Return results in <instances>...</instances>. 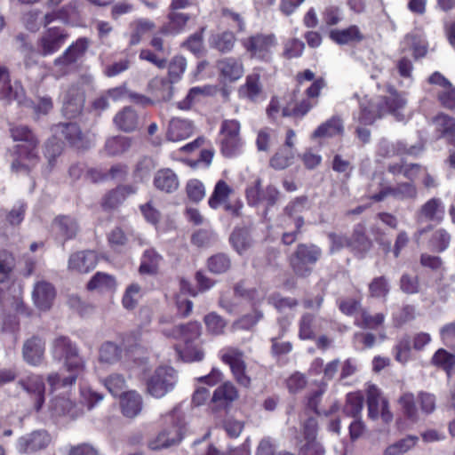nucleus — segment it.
Here are the masks:
<instances>
[{
	"instance_id": "f257e3e1",
	"label": "nucleus",
	"mask_w": 455,
	"mask_h": 455,
	"mask_svg": "<svg viewBox=\"0 0 455 455\" xmlns=\"http://www.w3.org/2000/svg\"><path fill=\"white\" fill-rule=\"evenodd\" d=\"M159 323L161 331L165 336L180 339L175 349L184 362L203 360L204 354L200 347L201 327L198 323L190 322L187 324L177 323L172 315H163Z\"/></svg>"
},
{
	"instance_id": "f03ea898",
	"label": "nucleus",
	"mask_w": 455,
	"mask_h": 455,
	"mask_svg": "<svg viewBox=\"0 0 455 455\" xmlns=\"http://www.w3.org/2000/svg\"><path fill=\"white\" fill-rule=\"evenodd\" d=\"M11 137L20 142L15 146L16 158L12 164L14 172L28 173L39 161L37 148L39 140L33 131L26 125H15L10 128Z\"/></svg>"
},
{
	"instance_id": "7ed1b4c3",
	"label": "nucleus",
	"mask_w": 455,
	"mask_h": 455,
	"mask_svg": "<svg viewBox=\"0 0 455 455\" xmlns=\"http://www.w3.org/2000/svg\"><path fill=\"white\" fill-rule=\"evenodd\" d=\"M388 93L385 106L380 108H377L367 98L363 99L360 102V112L357 117L360 124H371L386 112L393 114L398 121L404 120V115L401 113V110L404 108L406 100L391 87L388 88Z\"/></svg>"
},
{
	"instance_id": "20e7f679",
	"label": "nucleus",
	"mask_w": 455,
	"mask_h": 455,
	"mask_svg": "<svg viewBox=\"0 0 455 455\" xmlns=\"http://www.w3.org/2000/svg\"><path fill=\"white\" fill-rule=\"evenodd\" d=\"M192 5V0H172L168 7L167 20L160 28V32L174 36L185 31L191 15L182 11Z\"/></svg>"
},
{
	"instance_id": "39448f33",
	"label": "nucleus",
	"mask_w": 455,
	"mask_h": 455,
	"mask_svg": "<svg viewBox=\"0 0 455 455\" xmlns=\"http://www.w3.org/2000/svg\"><path fill=\"white\" fill-rule=\"evenodd\" d=\"M178 382V372L171 366H159L146 381L148 393L161 398L172 391Z\"/></svg>"
},
{
	"instance_id": "423d86ee",
	"label": "nucleus",
	"mask_w": 455,
	"mask_h": 455,
	"mask_svg": "<svg viewBox=\"0 0 455 455\" xmlns=\"http://www.w3.org/2000/svg\"><path fill=\"white\" fill-rule=\"evenodd\" d=\"M220 151L227 156H235L241 148L240 124L236 120H224L220 128Z\"/></svg>"
},
{
	"instance_id": "0eeeda50",
	"label": "nucleus",
	"mask_w": 455,
	"mask_h": 455,
	"mask_svg": "<svg viewBox=\"0 0 455 455\" xmlns=\"http://www.w3.org/2000/svg\"><path fill=\"white\" fill-rule=\"evenodd\" d=\"M66 31L60 27L45 30L37 41L36 47L42 56L53 54L64 44L68 38Z\"/></svg>"
},
{
	"instance_id": "6e6552de",
	"label": "nucleus",
	"mask_w": 455,
	"mask_h": 455,
	"mask_svg": "<svg viewBox=\"0 0 455 455\" xmlns=\"http://www.w3.org/2000/svg\"><path fill=\"white\" fill-rule=\"evenodd\" d=\"M51 442L50 434L46 430L39 429L20 436L16 447L20 453H34L46 449Z\"/></svg>"
},
{
	"instance_id": "1a4fd4ad",
	"label": "nucleus",
	"mask_w": 455,
	"mask_h": 455,
	"mask_svg": "<svg viewBox=\"0 0 455 455\" xmlns=\"http://www.w3.org/2000/svg\"><path fill=\"white\" fill-rule=\"evenodd\" d=\"M85 93L78 84L71 85L64 93L62 113L68 118L78 116L84 106Z\"/></svg>"
},
{
	"instance_id": "9d476101",
	"label": "nucleus",
	"mask_w": 455,
	"mask_h": 455,
	"mask_svg": "<svg viewBox=\"0 0 455 455\" xmlns=\"http://www.w3.org/2000/svg\"><path fill=\"white\" fill-rule=\"evenodd\" d=\"M320 254V250L315 245H299L294 257L291 259L293 270L299 275H307L310 272L307 265L315 264L318 260Z\"/></svg>"
},
{
	"instance_id": "9b49d317",
	"label": "nucleus",
	"mask_w": 455,
	"mask_h": 455,
	"mask_svg": "<svg viewBox=\"0 0 455 455\" xmlns=\"http://www.w3.org/2000/svg\"><path fill=\"white\" fill-rule=\"evenodd\" d=\"M98 264V255L94 251L84 250L72 253L68 261L70 272L87 274L93 270Z\"/></svg>"
},
{
	"instance_id": "f8f14e48",
	"label": "nucleus",
	"mask_w": 455,
	"mask_h": 455,
	"mask_svg": "<svg viewBox=\"0 0 455 455\" xmlns=\"http://www.w3.org/2000/svg\"><path fill=\"white\" fill-rule=\"evenodd\" d=\"M377 183L379 186V192H370L369 194L370 198L373 199L375 202H380L387 196H392L397 199L414 198L417 196V189L411 183H401L395 188L386 186L380 181Z\"/></svg>"
},
{
	"instance_id": "ddd939ff",
	"label": "nucleus",
	"mask_w": 455,
	"mask_h": 455,
	"mask_svg": "<svg viewBox=\"0 0 455 455\" xmlns=\"http://www.w3.org/2000/svg\"><path fill=\"white\" fill-rule=\"evenodd\" d=\"M18 385L35 399L34 407L36 411H39L44 403L45 385L44 378L41 375L31 373L21 378L18 381Z\"/></svg>"
},
{
	"instance_id": "4468645a",
	"label": "nucleus",
	"mask_w": 455,
	"mask_h": 455,
	"mask_svg": "<svg viewBox=\"0 0 455 455\" xmlns=\"http://www.w3.org/2000/svg\"><path fill=\"white\" fill-rule=\"evenodd\" d=\"M50 411L52 416H68L74 419L84 413V406L74 403L68 394L54 395L51 400Z\"/></svg>"
},
{
	"instance_id": "2eb2a0df",
	"label": "nucleus",
	"mask_w": 455,
	"mask_h": 455,
	"mask_svg": "<svg viewBox=\"0 0 455 455\" xmlns=\"http://www.w3.org/2000/svg\"><path fill=\"white\" fill-rule=\"evenodd\" d=\"M222 361L230 366V369L237 382L243 387L251 384V379L245 373V364L243 360V354L235 348L228 349L222 355Z\"/></svg>"
},
{
	"instance_id": "dca6fc26",
	"label": "nucleus",
	"mask_w": 455,
	"mask_h": 455,
	"mask_svg": "<svg viewBox=\"0 0 455 455\" xmlns=\"http://www.w3.org/2000/svg\"><path fill=\"white\" fill-rule=\"evenodd\" d=\"M44 340L38 336H33L28 339L23 344V359L27 363L32 366H38L44 361Z\"/></svg>"
},
{
	"instance_id": "f3484780",
	"label": "nucleus",
	"mask_w": 455,
	"mask_h": 455,
	"mask_svg": "<svg viewBox=\"0 0 455 455\" xmlns=\"http://www.w3.org/2000/svg\"><path fill=\"white\" fill-rule=\"evenodd\" d=\"M137 192L133 185H120L108 191L101 199V207L105 211H111L119 207L129 196Z\"/></svg>"
},
{
	"instance_id": "a211bd4d",
	"label": "nucleus",
	"mask_w": 455,
	"mask_h": 455,
	"mask_svg": "<svg viewBox=\"0 0 455 455\" xmlns=\"http://www.w3.org/2000/svg\"><path fill=\"white\" fill-rule=\"evenodd\" d=\"M32 298L39 310H49L55 298V289L48 282H37L34 286Z\"/></svg>"
},
{
	"instance_id": "6ab92c4d",
	"label": "nucleus",
	"mask_w": 455,
	"mask_h": 455,
	"mask_svg": "<svg viewBox=\"0 0 455 455\" xmlns=\"http://www.w3.org/2000/svg\"><path fill=\"white\" fill-rule=\"evenodd\" d=\"M89 46L85 37L77 39L66 51L54 60L55 66H69L76 63L84 56Z\"/></svg>"
},
{
	"instance_id": "aec40b11",
	"label": "nucleus",
	"mask_w": 455,
	"mask_h": 455,
	"mask_svg": "<svg viewBox=\"0 0 455 455\" xmlns=\"http://www.w3.org/2000/svg\"><path fill=\"white\" fill-rule=\"evenodd\" d=\"M153 183L157 190L167 194L175 192L180 187L178 175L170 168L158 170L155 173Z\"/></svg>"
},
{
	"instance_id": "412c9836",
	"label": "nucleus",
	"mask_w": 455,
	"mask_h": 455,
	"mask_svg": "<svg viewBox=\"0 0 455 455\" xmlns=\"http://www.w3.org/2000/svg\"><path fill=\"white\" fill-rule=\"evenodd\" d=\"M238 397V392L230 382H225L219 386L213 392L212 402L214 409H227Z\"/></svg>"
},
{
	"instance_id": "4be33fe9",
	"label": "nucleus",
	"mask_w": 455,
	"mask_h": 455,
	"mask_svg": "<svg viewBox=\"0 0 455 455\" xmlns=\"http://www.w3.org/2000/svg\"><path fill=\"white\" fill-rule=\"evenodd\" d=\"M193 131L194 126L191 121L174 117L169 122L166 138L171 141H180L191 136Z\"/></svg>"
},
{
	"instance_id": "5701e85b",
	"label": "nucleus",
	"mask_w": 455,
	"mask_h": 455,
	"mask_svg": "<svg viewBox=\"0 0 455 455\" xmlns=\"http://www.w3.org/2000/svg\"><path fill=\"white\" fill-rule=\"evenodd\" d=\"M445 214V207L440 198H431L427 200L418 212L419 219L434 222H441Z\"/></svg>"
},
{
	"instance_id": "b1692460",
	"label": "nucleus",
	"mask_w": 455,
	"mask_h": 455,
	"mask_svg": "<svg viewBox=\"0 0 455 455\" xmlns=\"http://www.w3.org/2000/svg\"><path fill=\"white\" fill-rule=\"evenodd\" d=\"M430 363L438 370L445 372L448 379L455 373V354L444 348L437 349L430 359Z\"/></svg>"
},
{
	"instance_id": "393cba45",
	"label": "nucleus",
	"mask_w": 455,
	"mask_h": 455,
	"mask_svg": "<svg viewBox=\"0 0 455 455\" xmlns=\"http://www.w3.org/2000/svg\"><path fill=\"white\" fill-rule=\"evenodd\" d=\"M181 440V428L173 426L168 429L162 431L155 439L148 443L151 450H160L167 448L179 443Z\"/></svg>"
},
{
	"instance_id": "a878e982",
	"label": "nucleus",
	"mask_w": 455,
	"mask_h": 455,
	"mask_svg": "<svg viewBox=\"0 0 455 455\" xmlns=\"http://www.w3.org/2000/svg\"><path fill=\"white\" fill-rule=\"evenodd\" d=\"M113 121L116 128L124 132H132L139 125V116L131 107H125L120 110Z\"/></svg>"
},
{
	"instance_id": "bb28decb",
	"label": "nucleus",
	"mask_w": 455,
	"mask_h": 455,
	"mask_svg": "<svg viewBox=\"0 0 455 455\" xmlns=\"http://www.w3.org/2000/svg\"><path fill=\"white\" fill-rule=\"evenodd\" d=\"M402 47L404 51H411L413 55L418 58L423 57L427 53V44L424 35L417 30L404 37Z\"/></svg>"
},
{
	"instance_id": "cd10ccee",
	"label": "nucleus",
	"mask_w": 455,
	"mask_h": 455,
	"mask_svg": "<svg viewBox=\"0 0 455 455\" xmlns=\"http://www.w3.org/2000/svg\"><path fill=\"white\" fill-rule=\"evenodd\" d=\"M400 413L409 421L414 423L419 419L416 397L413 393L405 392L397 400Z\"/></svg>"
},
{
	"instance_id": "c85d7f7f",
	"label": "nucleus",
	"mask_w": 455,
	"mask_h": 455,
	"mask_svg": "<svg viewBox=\"0 0 455 455\" xmlns=\"http://www.w3.org/2000/svg\"><path fill=\"white\" fill-rule=\"evenodd\" d=\"M121 408L124 415L128 418L136 417L142 408V398L135 391L124 393L121 396Z\"/></svg>"
},
{
	"instance_id": "c756f323",
	"label": "nucleus",
	"mask_w": 455,
	"mask_h": 455,
	"mask_svg": "<svg viewBox=\"0 0 455 455\" xmlns=\"http://www.w3.org/2000/svg\"><path fill=\"white\" fill-rule=\"evenodd\" d=\"M330 37L339 44L360 42L363 39L362 32L355 25L350 26L345 29H333L330 32Z\"/></svg>"
},
{
	"instance_id": "7c9ffc66",
	"label": "nucleus",
	"mask_w": 455,
	"mask_h": 455,
	"mask_svg": "<svg viewBox=\"0 0 455 455\" xmlns=\"http://www.w3.org/2000/svg\"><path fill=\"white\" fill-rule=\"evenodd\" d=\"M217 67L221 76L229 81L237 80L243 73L242 64L233 58H226L220 60Z\"/></svg>"
},
{
	"instance_id": "2f4dec72",
	"label": "nucleus",
	"mask_w": 455,
	"mask_h": 455,
	"mask_svg": "<svg viewBox=\"0 0 455 455\" xmlns=\"http://www.w3.org/2000/svg\"><path fill=\"white\" fill-rule=\"evenodd\" d=\"M56 133L60 134L72 146H79L83 141V132L76 123H61L56 125Z\"/></svg>"
},
{
	"instance_id": "473e14b6",
	"label": "nucleus",
	"mask_w": 455,
	"mask_h": 455,
	"mask_svg": "<svg viewBox=\"0 0 455 455\" xmlns=\"http://www.w3.org/2000/svg\"><path fill=\"white\" fill-rule=\"evenodd\" d=\"M77 350L76 346L68 337L60 336L53 340L52 353L58 361L64 360Z\"/></svg>"
},
{
	"instance_id": "72a5a7b5",
	"label": "nucleus",
	"mask_w": 455,
	"mask_h": 455,
	"mask_svg": "<svg viewBox=\"0 0 455 455\" xmlns=\"http://www.w3.org/2000/svg\"><path fill=\"white\" fill-rule=\"evenodd\" d=\"M162 256L154 249H148L144 251L139 267L140 274L156 275L158 272Z\"/></svg>"
},
{
	"instance_id": "f704fd0d",
	"label": "nucleus",
	"mask_w": 455,
	"mask_h": 455,
	"mask_svg": "<svg viewBox=\"0 0 455 455\" xmlns=\"http://www.w3.org/2000/svg\"><path fill=\"white\" fill-rule=\"evenodd\" d=\"M364 233L365 228L361 224L357 225L354 229L351 238H349V248L356 254H363L371 248V243L365 236Z\"/></svg>"
},
{
	"instance_id": "c9c22d12",
	"label": "nucleus",
	"mask_w": 455,
	"mask_h": 455,
	"mask_svg": "<svg viewBox=\"0 0 455 455\" xmlns=\"http://www.w3.org/2000/svg\"><path fill=\"white\" fill-rule=\"evenodd\" d=\"M116 286V278L104 272L95 273L86 284L88 291H113Z\"/></svg>"
},
{
	"instance_id": "e433bc0d",
	"label": "nucleus",
	"mask_w": 455,
	"mask_h": 455,
	"mask_svg": "<svg viewBox=\"0 0 455 455\" xmlns=\"http://www.w3.org/2000/svg\"><path fill=\"white\" fill-rule=\"evenodd\" d=\"M54 225L58 233L64 237L65 240H70L76 237L79 227L76 220L69 216H59L54 220Z\"/></svg>"
},
{
	"instance_id": "4c0bfd02",
	"label": "nucleus",
	"mask_w": 455,
	"mask_h": 455,
	"mask_svg": "<svg viewBox=\"0 0 455 455\" xmlns=\"http://www.w3.org/2000/svg\"><path fill=\"white\" fill-rule=\"evenodd\" d=\"M234 189L228 185V183L222 180H219L213 189L212 196L209 198V206L212 209L219 208L222 203H226L228 200L230 195H232Z\"/></svg>"
},
{
	"instance_id": "58836bf2",
	"label": "nucleus",
	"mask_w": 455,
	"mask_h": 455,
	"mask_svg": "<svg viewBox=\"0 0 455 455\" xmlns=\"http://www.w3.org/2000/svg\"><path fill=\"white\" fill-rule=\"evenodd\" d=\"M364 397L361 391L351 392L347 395L343 413L354 419L360 416L363 407Z\"/></svg>"
},
{
	"instance_id": "ea45409f",
	"label": "nucleus",
	"mask_w": 455,
	"mask_h": 455,
	"mask_svg": "<svg viewBox=\"0 0 455 455\" xmlns=\"http://www.w3.org/2000/svg\"><path fill=\"white\" fill-rule=\"evenodd\" d=\"M122 348L116 344L107 341L101 345L99 351V362L106 364H114L120 361Z\"/></svg>"
},
{
	"instance_id": "a19ab883",
	"label": "nucleus",
	"mask_w": 455,
	"mask_h": 455,
	"mask_svg": "<svg viewBox=\"0 0 455 455\" xmlns=\"http://www.w3.org/2000/svg\"><path fill=\"white\" fill-rule=\"evenodd\" d=\"M367 407L368 415L371 419H377L379 415V408L382 405V400L379 389L375 385H370L367 388Z\"/></svg>"
},
{
	"instance_id": "79ce46f5",
	"label": "nucleus",
	"mask_w": 455,
	"mask_h": 455,
	"mask_svg": "<svg viewBox=\"0 0 455 455\" xmlns=\"http://www.w3.org/2000/svg\"><path fill=\"white\" fill-rule=\"evenodd\" d=\"M132 140L125 136H114L107 140L105 150L109 156H117L128 151Z\"/></svg>"
},
{
	"instance_id": "37998d69",
	"label": "nucleus",
	"mask_w": 455,
	"mask_h": 455,
	"mask_svg": "<svg viewBox=\"0 0 455 455\" xmlns=\"http://www.w3.org/2000/svg\"><path fill=\"white\" fill-rule=\"evenodd\" d=\"M433 123L435 129L440 132L443 136L455 142V120L453 118L441 114L435 117Z\"/></svg>"
},
{
	"instance_id": "c03bdc74",
	"label": "nucleus",
	"mask_w": 455,
	"mask_h": 455,
	"mask_svg": "<svg viewBox=\"0 0 455 455\" xmlns=\"http://www.w3.org/2000/svg\"><path fill=\"white\" fill-rule=\"evenodd\" d=\"M47 383L52 394L56 393L60 389H68L76 383V375H68L61 377L58 372H52L47 376Z\"/></svg>"
},
{
	"instance_id": "a18cd8bd",
	"label": "nucleus",
	"mask_w": 455,
	"mask_h": 455,
	"mask_svg": "<svg viewBox=\"0 0 455 455\" xmlns=\"http://www.w3.org/2000/svg\"><path fill=\"white\" fill-rule=\"evenodd\" d=\"M403 153L414 154V148L411 147L410 148H406L405 146L401 142H398L395 145L387 140H380L379 144L378 154L383 157H390L395 154Z\"/></svg>"
},
{
	"instance_id": "49530a36",
	"label": "nucleus",
	"mask_w": 455,
	"mask_h": 455,
	"mask_svg": "<svg viewBox=\"0 0 455 455\" xmlns=\"http://www.w3.org/2000/svg\"><path fill=\"white\" fill-rule=\"evenodd\" d=\"M343 132V124L339 118L332 117L322 125H320L314 132V137H332L339 135Z\"/></svg>"
},
{
	"instance_id": "de8ad7c7",
	"label": "nucleus",
	"mask_w": 455,
	"mask_h": 455,
	"mask_svg": "<svg viewBox=\"0 0 455 455\" xmlns=\"http://www.w3.org/2000/svg\"><path fill=\"white\" fill-rule=\"evenodd\" d=\"M417 442L418 437L408 435L387 446L385 450V455H403L413 448Z\"/></svg>"
},
{
	"instance_id": "09e8293b",
	"label": "nucleus",
	"mask_w": 455,
	"mask_h": 455,
	"mask_svg": "<svg viewBox=\"0 0 455 455\" xmlns=\"http://www.w3.org/2000/svg\"><path fill=\"white\" fill-rule=\"evenodd\" d=\"M154 22L148 20H139L133 24V29L130 36V45L140 44L142 36L155 28Z\"/></svg>"
},
{
	"instance_id": "8fccbe9b",
	"label": "nucleus",
	"mask_w": 455,
	"mask_h": 455,
	"mask_svg": "<svg viewBox=\"0 0 455 455\" xmlns=\"http://www.w3.org/2000/svg\"><path fill=\"white\" fill-rule=\"evenodd\" d=\"M101 383L113 395H121L126 387L125 379L122 374L113 373L101 380Z\"/></svg>"
},
{
	"instance_id": "3c124183",
	"label": "nucleus",
	"mask_w": 455,
	"mask_h": 455,
	"mask_svg": "<svg viewBox=\"0 0 455 455\" xmlns=\"http://www.w3.org/2000/svg\"><path fill=\"white\" fill-rule=\"evenodd\" d=\"M16 99L11 85V78L8 68L0 63V100H12Z\"/></svg>"
},
{
	"instance_id": "603ef678",
	"label": "nucleus",
	"mask_w": 455,
	"mask_h": 455,
	"mask_svg": "<svg viewBox=\"0 0 455 455\" xmlns=\"http://www.w3.org/2000/svg\"><path fill=\"white\" fill-rule=\"evenodd\" d=\"M230 241L235 250L241 254L251 243V239L247 228H236L230 236Z\"/></svg>"
},
{
	"instance_id": "864d4df0",
	"label": "nucleus",
	"mask_w": 455,
	"mask_h": 455,
	"mask_svg": "<svg viewBox=\"0 0 455 455\" xmlns=\"http://www.w3.org/2000/svg\"><path fill=\"white\" fill-rule=\"evenodd\" d=\"M166 67H168L169 81L175 83L179 81L184 74L187 61L183 56L177 55L172 59Z\"/></svg>"
},
{
	"instance_id": "5fc2aeb1",
	"label": "nucleus",
	"mask_w": 455,
	"mask_h": 455,
	"mask_svg": "<svg viewBox=\"0 0 455 455\" xmlns=\"http://www.w3.org/2000/svg\"><path fill=\"white\" fill-rule=\"evenodd\" d=\"M307 207V198L305 196L298 197L294 201L291 202L286 206V212L289 216L294 217L295 226L299 228L303 225V219L297 217L298 213H300Z\"/></svg>"
},
{
	"instance_id": "6e6d98bb",
	"label": "nucleus",
	"mask_w": 455,
	"mask_h": 455,
	"mask_svg": "<svg viewBox=\"0 0 455 455\" xmlns=\"http://www.w3.org/2000/svg\"><path fill=\"white\" fill-rule=\"evenodd\" d=\"M64 366L67 371L69 372V375H76V379L78 376L84 371L85 362L79 355V352L77 350L72 355L64 359Z\"/></svg>"
},
{
	"instance_id": "4d7b16f0",
	"label": "nucleus",
	"mask_w": 455,
	"mask_h": 455,
	"mask_svg": "<svg viewBox=\"0 0 455 455\" xmlns=\"http://www.w3.org/2000/svg\"><path fill=\"white\" fill-rule=\"evenodd\" d=\"M229 258L223 253L215 254L208 259L207 266L211 272L214 274H221L230 267Z\"/></svg>"
},
{
	"instance_id": "13d9d810",
	"label": "nucleus",
	"mask_w": 455,
	"mask_h": 455,
	"mask_svg": "<svg viewBox=\"0 0 455 455\" xmlns=\"http://www.w3.org/2000/svg\"><path fill=\"white\" fill-rule=\"evenodd\" d=\"M295 156L292 149H280L270 160V165L276 170H283L291 164Z\"/></svg>"
},
{
	"instance_id": "bf43d9fd",
	"label": "nucleus",
	"mask_w": 455,
	"mask_h": 455,
	"mask_svg": "<svg viewBox=\"0 0 455 455\" xmlns=\"http://www.w3.org/2000/svg\"><path fill=\"white\" fill-rule=\"evenodd\" d=\"M315 315H303L299 323V338L302 339H313L315 335Z\"/></svg>"
},
{
	"instance_id": "052dcab7",
	"label": "nucleus",
	"mask_w": 455,
	"mask_h": 455,
	"mask_svg": "<svg viewBox=\"0 0 455 455\" xmlns=\"http://www.w3.org/2000/svg\"><path fill=\"white\" fill-rule=\"evenodd\" d=\"M389 172L394 174L403 173L407 179L414 180L420 178L421 173L424 172V168L418 164H394L389 166Z\"/></svg>"
},
{
	"instance_id": "680f3d73",
	"label": "nucleus",
	"mask_w": 455,
	"mask_h": 455,
	"mask_svg": "<svg viewBox=\"0 0 455 455\" xmlns=\"http://www.w3.org/2000/svg\"><path fill=\"white\" fill-rule=\"evenodd\" d=\"M276 45V39L274 35L258 36V59H267Z\"/></svg>"
},
{
	"instance_id": "e2e57ef3",
	"label": "nucleus",
	"mask_w": 455,
	"mask_h": 455,
	"mask_svg": "<svg viewBox=\"0 0 455 455\" xmlns=\"http://www.w3.org/2000/svg\"><path fill=\"white\" fill-rule=\"evenodd\" d=\"M451 242V235L443 228H439L435 231L431 238V246L436 251H445Z\"/></svg>"
},
{
	"instance_id": "0e129e2a",
	"label": "nucleus",
	"mask_w": 455,
	"mask_h": 455,
	"mask_svg": "<svg viewBox=\"0 0 455 455\" xmlns=\"http://www.w3.org/2000/svg\"><path fill=\"white\" fill-rule=\"evenodd\" d=\"M206 93V88L193 87L189 90L184 100L177 102V107L182 110L189 109L193 104L199 100L200 96Z\"/></svg>"
},
{
	"instance_id": "69168bd1",
	"label": "nucleus",
	"mask_w": 455,
	"mask_h": 455,
	"mask_svg": "<svg viewBox=\"0 0 455 455\" xmlns=\"http://www.w3.org/2000/svg\"><path fill=\"white\" fill-rule=\"evenodd\" d=\"M304 48L305 44L302 41L296 38L289 39L284 43L283 55L287 59L298 58L301 56Z\"/></svg>"
},
{
	"instance_id": "338daca9",
	"label": "nucleus",
	"mask_w": 455,
	"mask_h": 455,
	"mask_svg": "<svg viewBox=\"0 0 455 455\" xmlns=\"http://www.w3.org/2000/svg\"><path fill=\"white\" fill-rule=\"evenodd\" d=\"M395 360L401 363H405L409 360L411 356V339L409 337H404L401 339L395 347Z\"/></svg>"
},
{
	"instance_id": "774afa93",
	"label": "nucleus",
	"mask_w": 455,
	"mask_h": 455,
	"mask_svg": "<svg viewBox=\"0 0 455 455\" xmlns=\"http://www.w3.org/2000/svg\"><path fill=\"white\" fill-rule=\"evenodd\" d=\"M441 339L444 346L455 350V323H447L440 330Z\"/></svg>"
}]
</instances>
